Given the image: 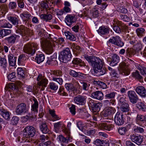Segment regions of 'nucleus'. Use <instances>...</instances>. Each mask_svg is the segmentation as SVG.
I'll return each mask as SVG.
<instances>
[{
	"instance_id": "f257e3e1",
	"label": "nucleus",
	"mask_w": 146,
	"mask_h": 146,
	"mask_svg": "<svg viewBox=\"0 0 146 146\" xmlns=\"http://www.w3.org/2000/svg\"><path fill=\"white\" fill-rule=\"evenodd\" d=\"M85 58L93 67L95 73L98 74L99 76L103 75L106 73L107 70L106 68L103 67V60L99 58L94 56H86Z\"/></svg>"
},
{
	"instance_id": "f03ea898",
	"label": "nucleus",
	"mask_w": 146,
	"mask_h": 146,
	"mask_svg": "<svg viewBox=\"0 0 146 146\" xmlns=\"http://www.w3.org/2000/svg\"><path fill=\"white\" fill-rule=\"evenodd\" d=\"M72 54L70 49L66 48L60 52L59 58L60 61L66 63L71 59Z\"/></svg>"
},
{
	"instance_id": "7ed1b4c3",
	"label": "nucleus",
	"mask_w": 146,
	"mask_h": 146,
	"mask_svg": "<svg viewBox=\"0 0 146 146\" xmlns=\"http://www.w3.org/2000/svg\"><path fill=\"white\" fill-rule=\"evenodd\" d=\"M38 49V45L35 43H27L25 44L23 47L24 52L31 55H33Z\"/></svg>"
},
{
	"instance_id": "20e7f679",
	"label": "nucleus",
	"mask_w": 146,
	"mask_h": 146,
	"mask_svg": "<svg viewBox=\"0 0 146 146\" xmlns=\"http://www.w3.org/2000/svg\"><path fill=\"white\" fill-rule=\"evenodd\" d=\"M23 137L26 138L32 137L35 133L36 130L32 126H29L26 127L23 130Z\"/></svg>"
},
{
	"instance_id": "39448f33",
	"label": "nucleus",
	"mask_w": 146,
	"mask_h": 146,
	"mask_svg": "<svg viewBox=\"0 0 146 146\" xmlns=\"http://www.w3.org/2000/svg\"><path fill=\"white\" fill-rule=\"evenodd\" d=\"M88 106L90 107L93 112L98 113L100 111L102 106V103L100 102H96L92 100H90Z\"/></svg>"
},
{
	"instance_id": "423d86ee",
	"label": "nucleus",
	"mask_w": 146,
	"mask_h": 146,
	"mask_svg": "<svg viewBox=\"0 0 146 146\" xmlns=\"http://www.w3.org/2000/svg\"><path fill=\"white\" fill-rule=\"evenodd\" d=\"M28 111L26 105L24 103H21L17 106L15 109V112L17 115H21Z\"/></svg>"
},
{
	"instance_id": "0eeeda50",
	"label": "nucleus",
	"mask_w": 146,
	"mask_h": 146,
	"mask_svg": "<svg viewBox=\"0 0 146 146\" xmlns=\"http://www.w3.org/2000/svg\"><path fill=\"white\" fill-rule=\"evenodd\" d=\"M134 52L135 51L133 49L128 48L126 51L124 49H121L119 52V53L122 55L125 54V57L127 58L130 61L133 62V61L131 59H129V58L134 55L135 54Z\"/></svg>"
},
{
	"instance_id": "6e6552de",
	"label": "nucleus",
	"mask_w": 146,
	"mask_h": 146,
	"mask_svg": "<svg viewBox=\"0 0 146 146\" xmlns=\"http://www.w3.org/2000/svg\"><path fill=\"white\" fill-rule=\"evenodd\" d=\"M130 138L132 142L138 145H141L143 141V137L139 135L131 134L130 135Z\"/></svg>"
},
{
	"instance_id": "1a4fd4ad",
	"label": "nucleus",
	"mask_w": 146,
	"mask_h": 146,
	"mask_svg": "<svg viewBox=\"0 0 146 146\" xmlns=\"http://www.w3.org/2000/svg\"><path fill=\"white\" fill-rule=\"evenodd\" d=\"M108 42L119 47H122L124 45L123 42L121 41L120 38L118 36L113 37L109 39Z\"/></svg>"
},
{
	"instance_id": "9d476101",
	"label": "nucleus",
	"mask_w": 146,
	"mask_h": 146,
	"mask_svg": "<svg viewBox=\"0 0 146 146\" xmlns=\"http://www.w3.org/2000/svg\"><path fill=\"white\" fill-rule=\"evenodd\" d=\"M124 119L123 114L119 112H117L114 117V121L116 125H121L124 123Z\"/></svg>"
},
{
	"instance_id": "9b49d317",
	"label": "nucleus",
	"mask_w": 146,
	"mask_h": 146,
	"mask_svg": "<svg viewBox=\"0 0 146 146\" xmlns=\"http://www.w3.org/2000/svg\"><path fill=\"white\" fill-rule=\"evenodd\" d=\"M127 94L130 102L133 104L136 103L139 98L135 92L133 90L129 91L128 92Z\"/></svg>"
},
{
	"instance_id": "f8f14e48",
	"label": "nucleus",
	"mask_w": 146,
	"mask_h": 146,
	"mask_svg": "<svg viewBox=\"0 0 146 146\" xmlns=\"http://www.w3.org/2000/svg\"><path fill=\"white\" fill-rule=\"evenodd\" d=\"M17 27V29L16 31L17 33L21 35L23 37L28 36V30L25 26L21 25L19 26L18 25Z\"/></svg>"
},
{
	"instance_id": "ddd939ff",
	"label": "nucleus",
	"mask_w": 146,
	"mask_h": 146,
	"mask_svg": "<svg viewBox=\"0 0 146 146\" xmlns=\"http://www.w3.org/2000/svg\"><path fill=\"white\" fill-rule=\"evenodd\" d=\"M121 70V74L123 75L127 76L130 74V71L128 68V65L124 62L120 63L119 65Z\"/></svg>"
},
{
	"instance_id": "4468645a",
	"label": "nucleus",
	"mask_w": 146,
	"mask_h": 146,
	"mask_svg": "<svg viewBox=\"0 0 146 146\" xmlns=\"http://www.w3.org/2000/svg\"><path fill=\"white\" fill-rule=\"evenodd\" d=\"M86 99L85 96L79 95L74 97V100L76 104L80 105H83L86 104Z\"/></svg>"
},
{
	"instance_id": "2eb2a0df",
	"label": "nucleus",
	"mask_w": 146,
	"mask_h": 146,
	"mask_svg": "<svg viewBox=\"0 0 146 146\" xmlns=\"http://www.w3.org/2000/svg\"><path fill=\"white\" fill-rule=\"evenodd\" d=\"M69 74L70 76L74 77L85 79L86 78L87 75L80 72H76L73 70L70 71Z\"/></svg>"
},
{
	"instance_id": "dca6fc26",
	"label": "nucleus",
	"mask_w": 146,
	"mask_h": 146,
	"mask_svg": "<svg viewBox=\"0 0 146 146\" xmlns=\"http://www.w3.org/2000/svg\"><path fill=\"white\" fill-rule=\"evenodd\" d=\"M76 19L75 15H68L65 17V21L69 27H71L72 24L75 23Z\"/></svg>"
},
{
	"instance_id": "f3484780",
	"label": "nucleus",
	"mask_w": 146,
	"mask_h": 146,
	"mask_svg": "<svg viewBox=\"0 0 146 146\" xmlns=\"http://www.w3.org/2000/svg\"><path fill=\"white\" fill-rule=\"evenodd\" d=\"M39 127L40 130L43 133H49L50 132L48 125L45 121L41 122L39 124Z\"/></svg>"
},
{
	"instance_id": "a211bd4d",
	"label": "nucleus",
	"mask_w": 146,
	"mask_h": 146,
	"mask_svg": "<svg viewBox=\"0 0 146 146\" xmlns=\"http://www.w3.org/2000/svg\"><path fill=\"white\" fill-rule=\"evenodd\" d=\"M37 80L38 81L37 84L38 86L46 87L48 83V80L43 78L42 76L39 75L37 78Z\"/></svg>"
},
{
	"instance_id": "6ab92c4d",
	"label": "nucleus",
	"mask_w": 146,
	"mask_h": 146,
	"mask_svg": "<svg viewBox=\"0 0 146 146\" xmlns=\"http://www.w3.org/2000/svg\"><path fill=\"white\" fill-rule=\"evenodd\" d=\"M72 137H71L68 136L65 137L62 135H59L57 137V141L62 144L63 143H68L69 141H72Z\"/></svg>"
},
{
	"instance_id": "aec40b11",
	"label": "nucleus",
	"mask_w": 146,
	"mask_h": 146,
	"mask_svg": "<svg viewBox=\"0 0 146 146\" xmlns=\"http://www.w3.org/2000/svg\"><path fill=\"white\" fill-rule=\"evenodd\" d=\"M115 111L116 110L114 108L111 107L105 109L103 112L105 117H108L112 115Z\"/></svg>"
},
{
	"instance_id": "412c9836",
	"label": "nucleus",
	"mask_w": 146,
	"mask_h": 146,
	"mask_svg": "<svg viewBox=\"0 0 146 146\" xmlns=\"http://www.w3.org/2000/svg\"><path fill=\"white\" fill-rule=\"evenodd\" d=\"M91 97L97 100H102L103 98L104 95L101 91H97L94 92L92 94Z\"/></svg>"
},
{
	"instance_id": "4be33fe9",
	"label": "nucleus",
	"mask_w": 146,
	"mask_h": 146,
	"mask_svg": "<svg viewBox=\"0 0 146 146\" xmlns=\"http://www.w3.org/2000/svg\"><path fill=\"white\" fill-rule=\"evenodd\" d=\"M110 59V65L111 66H113L117 64L119 62V57L117 55L114 54L111 56Z\"/></svg>"
},
{
	"instance_id": "5701e85b",
	"label": "nucleus",
	"mask_w": 146,
	"mask_h": 146,
	"mask_svg": "<svg viewBox=\"0 0 146 146\" xmlns=\"http://www.w3.org/2000/svg\"><path fill=\"white\" fill-rule=\"evenodd\" d=\"M135 91L140 96L145 97L146 95V91L145 88L142 86H139L135 89Z\"/></svg>"
},
{
	"instance_id": "b1692460",
	"label": "nucleus",
	"mask_w": 146,
	"mask_h": 146,
	"mask_svg": "<svg viewBox=\"0 0 146 146\" xmlns=\"http://www.w3.org/2000/svg\"><path fill=\"white\" fill-rule=\"evenodd\" d=\"M110 28L107 27L101 26L97 30L98 33L101 35H105L108 34L110 31Z\"/></svg>"
},
{
	"instance_id": "393cba45",
	"label": "nucleus",
	"mask_w": 146,
	"mask_h": 146,
	"mask_svg": "<svg viewBox=\"0 0 146 146\" xmlns=\"http://www.w3.org/2000/svg\"><path fill=\"white\" fill-rule=\"evenodd\" d=\"M47 64L51 66H57L58 65V62L56 58L51 56L48 58V60L46 62Z\"/></svg>"
},
{
	"instance_id": "a878e982",
	"label": "nucleus",
	"mask_w": 146,
	"mask_h": 146,
	"mask_svg": "<svg viewBox=\"0 0 146 146\" xmlns=\"http://www.w3.org/2000/svg\"><path fill=\"white\" fill-rule=\"evenodd\" d=\"M99 127L101 129L109 131L113 128V126L111 124H109L106 123H100L99 125Z\"/></svg>"
},
{
	"instance_id": "bb28decb",
	"label": "nucleus",
	"mask_w": 146,
	"mask_h": 146,
	"mask_svg": "<svg viewBox=\"0 0 146 146\" xmlns=\"http://www.w3.org/2000/svg\"><path fill=\"white\" fill-rule=\"evenodd\" d=\"M8 58L10 65L11 66H15L16 64V59H17V57H14L13 54L10 53L8 55Z\"/></svg>"
},
{
	"instance_id": "cd10ccee",
	"label": "nucleus",
	"mask_w": 146,
	"mask_h": 146,
	"mask_svg": "<svg viewBox=\"0 0 146 146\" xmlns=\"http://www.w3.org/2000/svg\"><path fill=\"white\" fill-rule=\"evenodd\" d=\"M0 114L6 119L8 120L10 119V113L9 111L3 109H1Z\"/></svg>"
},
{
	"instance_id": "c85d7f7f",
	"label": "nucleus",
	"mask_w": 146,
	"mask_h": 146,
	"mask_svg": "<svg viewBox=\"0 0 146 146\" xmlns=\"http://www.w3.org/2000/svg\"><path fill=\"white\" fill-rule=\"evenodd\" d=\"M19 36L14 34L12 35L10 37H7L5 39L9 43H14L17 38H19Z\"/></svg>"
},
{
	"instance_id": "c756f323",
	"label": "nucleus",
	"mask_w": 146,
	"mask_h": 146,
	"mask_svg": "<svg viewBox=\"0 0 146 146\" xmlns=\"http://www.w3.org/2000/svg\"><path fill=\"white\" fill-rule=\"evenodd\" d=\"M31 15L28 12H25L20 14V16L24 21H28L30 18Z\"/></svg>"
},
{
	"instance_id": "7c9ffc66",
	"label": "nucleus",
	"mask_w": 146,
	"mask_h": 146,
	"mask_svg": "<svg viewBox=\"0 0 146 146\" xmlns=\"http://www.w3.org/2000/svg\"><path fill=\"white\" fill-rule=\"evenodd\" d=\"M40 17L41 19L44 20L46 21H48L52 19V17L51 14L47 13L40 15Z\"/></svg>"
},
{
	"instance_id": "2f4dec72",
	"label": "nucleus",
	"mask_w": 146,
	"mask_h": 146,
	"mask_svg": "<svg viewBox=\"0 0 146 146\" xmlns=\"http://www.w3.org/2000/svg\"><path fill=\"white\" fill-rule=\"evenodd\" d=\"M64 33L67 39L72 41H75L76 37L74 35L69 31L64 32Z\"/></svg>"
},
{
	"instance_id": "473e14b6",
	"label": "nucleus",
	"mask_w": 146,
	"mask_h": 146,
	"mask_svg": "<svg viewBox=\"0 0 146 146\" xmlns=\"http://www.w3.org/2000/svg\"><path fill=\"white\" fill-rule=\"evenodd\" d=\"M119 106L120 110L123 112H127L129 110L130 108L127 103L120 105Z\"/></svg>"
},
{
	"instance_id": "72a5a7b5",
	"label": "nucleus",
	"mask_w": 146,
	"mask_h": 146,
	"mask_svg": "<svg viewBox=\"0 0 146 146\" xmlns=\"http://www.w3.org/2000/svg\"><path fill=\"white\" fill-rule=\"evenodd\" d=\"M34 103L31 106V110L35 112H38V102L36 99L34 98L33 99Z\"/></svg>"
},
{
	"instance_id": "f704fd0d",
	"label": "nucleus",
	"mask_w": 146,
	"mask_h": 146,
	"mask_svg": "<svg viewBox=\"0 0 146 146\" xmlns=\"http://www.w3.org/2000/svg\"><path fill=\"white\" fill-rule=\"evenodd\" d=\"M142 48V45L140 42L138 41L134 46V49L132 48L135 51V54L136 52H138Z\"/></svg>"
},
{
	"instance_id": "c9c22d12",
	"label": "nucleus",
	"mask_w": 146,
	"mask_h": 146,
	"mask_svg": "<svg viewBox=\"0 0 146 146\" xmlns=\"http://www.w3.org/2000/svg\"><path fill=\"white\" fill-rule=\"evenodd\" d=\"M44 59V56L43 54H37L35 58L36 61L38 64L42 62Z\"/></svg>"
},
{
	"instance_id": "e433bc0d",
	"label": "nucleus",
	"mask_w": 146,
	"mask_h": 146,
	"mask_svg": "<svg viewBox=\"0 0 146 146\" xmlns=\"http://www.w3.org/2000/svg\"><path fill=\"white\" fill-rule=\"evenodd\" d=\"M8 19L14 25H16L19 24V19L15 17L10 16L8 18Z\"/></svg>"
},
{
	"instance_id": "4c0bfd02",
	"label": "nucleus",
	"mask_w": 146,
	"mask_h": 146,
	"mask_svg": "<svg viewBox=\"0 0 146 146\" xmlns=\"http://www.w3.org/2000/svg\"><path fill=\"white\" fill-rule=\"evenodd\" d=\"M7 62L6 59L5 58H1L0 59V66L4 70L6 69Z\"/></svg>"
},
{
	"instance_id": "58836bf2",
	"label": "nucleus",
	"mask_w": 146,
	"mask_h": 146,
	"mask_svg": "<svg viewBox=\"0 0 146 146\" xmlns=\"http://www.w3.org/2000/svg\"><path fill=\"white\" fill-rule=\"evenodd\" d=\"M8 7L7 5H3L1 6L0 8V14L2 16L4 15L7 12Z\"/></svg>"
},
{
	"instance_id": "ea45409f",
	"label": "nucleus",
	"mask_w": 146,
	"mask_h": 146,
	"mask_svg": "<svg viewBox=\"0 0 146 146\" xmlns=\"http://www.w3.org/2000/svg\"><path fill=\"white\" fill-rule=\"evenodd\" d=\"M138 69L140 71L141 74L146 76V68L141 65L139 64L138 66Z\"/></svg>"
},
{
	"instance_id": "a19ab883",
	"label": "nucleus",
	"mask_w": 146,
	"mask_h": 146,
	"mask_svg": "<svg viewBox=\"0 0 146 146\" xmlns=\"http://www.w3.org/2000/svg\"><path fill=\"white\" fill-rule=\"evenodd\" d=\"M129 130L128 128L126 127H121L118 129L119 133L121 135H123L125 134L126 132Z\"/></svg>"
},
{
	"instance_id": "79ce46f5",
	"label": "nucleus",
	"mask_w": 146,
	"mask_h": 146,
	"mask_svg": "<svg viewBox=\"0 0 146 146\" xmlns=\"http://www.w3.org/2000/svg\"><path fill=\"white\" fill-rule=\"evenodd\" d=\"M137 108L140 110H141L143 111H145V107L144 103L139 102L136 104Z\"/></svg>"
},
{
	"instance_id": "37998d69",
	"label": "nucleus",
	"mask_w": 146,
	"mask_h": 146,
	"mask_svg": "<svg viewBox=\"0 0 146 146\" xmlns=\"http://www.w3.org/2000/svg\"><path fill=\"white\" fill-rule=\"evenodd\" d=\"M19 120V118L18 117L13 116L11 120L10 124L13 125H16L18 123Z\"/></svg>"
},
{
	"instance_id": "c03bdc74",
	"label": "nucleus",
	"mask_w": 146,
	"mask_h": 146,
	"mask_svg": "<svg viewBox=\"0 0 146 146\" xmlns=\"http://www.w3.org/2000/svg\"><path fill=\"white\" fill-rule=\"evenodd\" d=\"M94 84L98 85L100 88L103 89H105L107 87V85L104 82L100 81H95Z\"/></svg>"
},
{
	"instance_id": "a18cd8bd",
	"label": "nucleus",
	"mask_w": 146,
	"mask_h": 146,
	"mask_svg": "<svg viewBox=\"0 0 146 146\" xmlns=\"http://www.w3.org/2000/svg\"><path fill=\"white\" fill-rule=\"evenodd\" d=\"M48 87L51 89L54 90H56L58 88V86L53 82L50 83L48 85Z\"/></svg>"
},
{
	"instance_id": "49530a36",
	"label": "nucleus",
	"mask_w": 146,
	"mask_h": 146,
	"mask_svg": "<svg viewBox=\"0 0 146 146\" xmlns=\"http://www.w3.org/2000/svg\"><path fill=\"white\" fill-rule=\"evenodd\" d=\"M144 115L138 114L136 119V121L137 123H139L141 122H144Z\"/></svg>"
},
{
	"instance_id": "de8ad7c7",
	"label": "nucleus",
	"mask_w": 146,
	"mask_h": 146,
	"mask_svg": "<svg viewBox=\"0 0 146 146\" xmlns=\"http://www.w3.org/2000/svg\"><path fill=\"white\" fill-rule=\"evenodd\" d=\"M53 49L51 45L50 44L49 45L47 46L45 48V53L48 54H51L52 52Z\"/></svg>"
},
{
	"instance_id": "09e8293b",
	"label": "nucleus",
	"mask_w": 146,
	"mask_h": 146,
	"mask_svg": "<svg viewBox=\"0 0 146 146\" xmlns=\"http://www.w3.org/2000/svg\"><path fill=\"white\" fill-rule=\"evenodd\" d=\"M145 29L143 28H139L136 29V32L139 36H141L144 33Z\"/></svg>"
},
{
	"instance_id": "8fccbe9b",
	"label": "nucleus",
	"mask_w": 146,
	"mask_h": 146,
	"mask_svg": "<svg viewBox=\"0 0 146 146\" xmlns=\"http://www.w3.org/2000/svg\"><path fill=\"white\" fill-rule=\"evenodd\" d=\"M6 87L8 88V90L11 91V90H15L16 89V87L14 84L13 83H11L6 86Z\"/></svg>"
},
{
	"instance_id": "3c124183",
	"label": "nucleus",
	"mask_w": 146,
	"mask_h": 146,
	"mask_svg": "<svg viewBox=\"0 0 146 146\" xmlns=\"http://www.w3.org/2000/svg\"><path fill=\"white\" fill-rule=\"evenodd\" d=\"M48 1L47 0L43 1H41L40 5L43 8L46 9L48 7Z\"/></svg>"
},
{
	"instance_id": "603ef678",
	"label": "nucleus",
	"mask_w": 146,
	"mask_h": 146,
	"mask_svg": "<svg viewBox=\"0 0 146 146\" xmlns=\"http://www.w3.org/2000/svg\"><path fill=\"white\" fill-rule=\"evenodd\" d=\"M15 72H13L7 76L8 79L11 82H14L15 78Z\"/></svg>"
},
{
	"instance_id": "864d4df0",
	"label": "nucleus",
	"mask_w": 146,
	"mask_h": 146,
	"mask_svg": "<svg viewBox=\"0 0 146 146\" xmlns=\"http://www.w3.org/2000/svg\"><path fill=\"white\" fill-rule=\"evenodd\" d=\"M12 26V25L11 24L5 20L4 21L3 24H2L1 25V27L3 28H11Z\"/></svg>"
},
{
	"instance_id": "5fc2aeb1",
	"label": "nucleus",
	"mask_w": 146,
	"mask_h": 146,
	"mask_svg": "<svg viewBox=\"0 0 146 146\" xmlns=\"http://www.w3.org/2000/svg\"><path fill=\"white\" fill-rule=\"evenodd\" d=\"M71 83L72 84L74 89L79 88V85L77 80L73 79Z\"/></svg>"
},
{
	"instance_id": "6e6d98bb",
	"label": "nucleus",
	"mask_w": 146,
	"mask_h": 146,
	"mask_svg": "<svg viewBox=\"0 0 146 146\" xmlns=\"http://www.w3.org/2000/svg\"><path fill=\"white\" fill-rule=\"evenodd\" d=\"M52 80H53L56 81L59 84L61 85L62 84L63 81L62 78L55 77L54 76H52Z\"/></svg>"
},
{
	"instance_id": "4d7b16f0",
	"label": "nucleus",
	"mask_w": 146,
	"mask_h": 146,
	"mask_svg": "<svg viewBox=\"0 0 146 146\" xmlns=\"http://www.w3.org/2000/svg\"><path fill=\"white\" fill-rule=\"evenodd\" d=\"M58 93L60 95L63 96H68V94L66 92L65 89L62 87L60 88Z\"/></svg>"
},
{
	"instance_id": "13d9d810",
	"label": "nucleus",
	"mask_w": 146,
	"mask_h": 146,
	"mask_svg": "<svg viewBox=\"0 0 146 146\" xmlns=\"http://www.w3.org/2000/svg\"><path fill=\"white\" fill-rule=\"evenodd\" d=\"M62 72L59 70H54L53 71L52 73V74L54 75V76L56 77V76H61Z\"/></svg>"
},
{
	"instance_id": "bf43d9fd",
	"label": "nucleus",
	"mask_w": 146,
	"mask_h": 146,
	"mask_svg": "<svg viewBox=\"0 0 146 146\" xmlns=\"http://www.w3.org/2000/svg\"><path fill=\"white\" fill-rule=\"evenodd\" d=\"M110 74L112 78H118L119 77V74L117 73L116 70H115L114 69H113V70L110 71Z\"/></svg>"
},
{
	"instance_id": "052dcab7",
	"label": "nucleus",
	"mask_w": 146,
	"mask_h": 146,
	"mask_svg": "<svg viewBox=\"0 0 146 146\" xmlns=\"http://www.w3.org/2000/svg\"><path fill=\"white\" fill-rule=\"evenodd\" d=\"M65 86L68 91L74 90L73 85L71 83L66 84Z\"/></svg>"
},
{
	"instance_id": "680f3d73",
	"label": "nucleus",
	"mask_w": 146,
	"mask_h": 146,
	"mask_svg": "<svg viewBox=\"0 0 146 146\" xmlns=\"http://www.w3.org/2000/svg\"><path fill=\"white\" fill-rule=\"evenodd\" d=\"M81 84H82V88L83 90L86 91L88 90L90 86V84H89L84 82H82Z\"/></svg>"
},
{
	"instance_id": "e2e57ef3",
	"label": "nucleus",
	"mask_w": 146,
	"mask_h": 146,
	"mask_svg": "<svg viewBox=\"0 0 146 146\" xmlns=\"http://www.w3.org/2000/svg\"><path fill=\"white\" fill-rule=\"evenodd\" d=\"M25 58L23 55H21L19 57L18 60V63L19 65H21L24 61V59Z\"/></svg>"
},
{
	"instance_id": "0e129e2a",
	"label": "nucleus",
	"mask_w": 146,
	"mask_h": 146,
	"mask_svg": "<svg viewBox=\"0 0 146 146\" xmlns=\"http://www.w3.org/2000/svg\"><path fill=\"white\" fill-rule=\"evenodd\" d=\"M18 74V75H20L22 77H24L25 76L24 71L23 69V68H18L17 70Z\"/></svg>"
},
{
	"instance_id": "69168bd1",
	"label": "nucleus",
	"mask_w": 146,
	"mask_h": 146,
	"mask_svg": "<svg viewBox=\"0 0 146 146\" xmlns=\"http://www.w3.org/2000/svg\"><path fill=\"white\" fill-rule=\"evenodd\" d=\"M90 14L93 17H97L99 15V12L98 10L94 9L90 13Z\"/></svg>"
},
{
	"instance_id": "338daca9",
	"label": "nucleus",
	"mask_w": 146,
	"mask_h": 146,
	"mask_svg": "<svg viewBox=\"0 0 146 146\" xmlns=\"http://www.w3.org/2000/svg\"><path fill=\"white\" fill-rule=\"evenodd\" d=\"M72 48H73L74 50H77L78 52L80 51V48L79 46L76 45L75 44L73 43L71 46Z\"/></svg>"
},
{
	"instance_id": "774afa93",
	"label": "nucleus",
	"mask_w": 146,
	"mask_h": 146,
	"mask_svg": "<svg viewBox=\"0 0 146 146\" xmlns=\"http://www.w3.org/2000/svg\"><path fill=\"white\" fill-rule=\"evenodd\" d=\"M115 96V93L114 92H111L110 94H106L105 95L106 99H111L114 98Z\"/></svg>"
}]
</instances>
